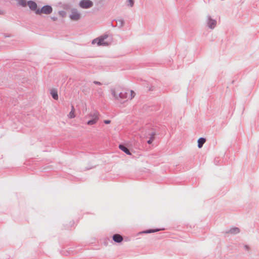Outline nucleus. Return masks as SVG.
<instances>
[{
	"instance_id": "f257e3e1",
	"label": "nucleus",
	"mask_w": 259,
	"mask_h": 259,
	"mask_svg": "<svg viewBox=\"0 0 259 259\" xmlns=\"http://www.w3.org/2000/svg\"><path fill=\"white\" fill-rule=\"evenodd\" d=\"M112 96L115 99L120 102L132 100L135 96V93L131 90L128 92H124L120 87H116L111 90Z\"/></svg>"
},
{
	"instance_id": "f03ea898",
	"label": "nucleus",
	"mask_w": 259,
	"mask_h": 259,
	"mask_svg": "<svg viewBox=\"0 0 259 259\" xmlns=\"http://www.w3.org/2000/svg\"><path fill=\"white\" fill-rule=\"evenodd\" d=\"M107 38V35L102 36L94 39L92 43L93 44H97L98 46H108L110 44V42L106 40Z\"/></svg>"
},
{
	"instance_id": "7ed1b4c3",
	"label": "nucleus",
	"mask_w": 259,
	"mask_h": 259,
	"mask_svg": "<svg viewBox=\"0 0 259 259\" xmlns=\"http://www.w3.org/2000/svg\"><path fill=\"white\" fill-rule=\"evenodd\" d=\"M52 8L50 6H45L41 8L40 9H38L36 10V14L41 15L46 14L48 15L52 13Z\"/></svg>"
},
{
	"instance_id": "20e7f679",
	"label": "nucleus",
	"mask_w": 259,
	"mask_h": 259,
	"mask_svg": "<svg viewBox=\"0 0 259 259\" xmlns=\"http://www.w3.org/2000/svg\"><path fill=\"white\" fill-rule=\"evenodd\" d=\"M92 117V119L89 120L87 124L88 125H92L96 124L99 120V114L97 113H95L93 114H91L90 115Z\"/></svg>"
},
{
	"instance_id": "39448f33",
	"label": "nucleus",
	"mask_w": 259,
	"mask_h": 259,
	"mask_svg": "<svg viewBox=\"0 0 259 259\" xmlns=\"http://www.w3.org/2000/svg\"><path fill=\"white\" fill-rule=\"evenodd\" d=\"M93 5V2L90 0H82L79 3L80 7L84 9L90 8L92 7Z\"/></svg>"
},
{
	"instance_id": "423d86ee",
	"label": "nucleus",
	"mask_w": 259,
	"mask_h": 259,
	"mask_svg": "<svg viewBox=\"0 0 259 259\" xmlns=\"http://www.w3.org/2000/svg\"><path fill=\"white\" fill-rule=\"evenodd\" d=\"M70 18L72 20L76 21L80 18V15L76 11H72L70 15Z\"/></svg>"
},
{
	"instance_id": "0eeeda50",
	"label": "nucleus",
	"mask_w": 259,
	"mask_h": 259,
	"mask_svg": "<svg viewBox=\"0 0 259 259\" xmlns=\"http://www.w3.org/2000/svg\"><path fill=\"white\" fill-rule=\"evenodd\" d=\"M27 5L31 10L35 11L36 13V10H37L38 9H37V5L35 2L29 1L27 3Z\"/></svg>"
},
{
	"instance_id": "6e6552de",
	"label": "nucleus",
	"mask_w": 259,
	"mask_h": 259,
	"mask_svg": "<svg viewBox=\"0 0 259 259\" xmlns=\"http://www.w3.org/2000/svg\"><path fill=\"white\" fill-rule=\"evenodd\" d=\"M208 27L211 28L213 29L215 27V26L217 25V22L215 20H213L210 18H208Z\"/></svg>"
},
{
	"instance_id": "1a4fd4ad",
	"label": "nucleus",
	"mask_w": 259,
	"mask_h": 259,
	"mask_svg": "<svg viewBox=\"0 0 259 259\" xmlns=\"http://www.w3.org/2000/svg\"><path fill=\"white\" fill-rule=\"evenodd\" d=\"M68 118L69 119H72L75 117L76 114H75V109L73 107V106H71V110L69 113V114L67 115Z\"/></svg>"
},
{
	"instance_id": "9d476101",
	"label": "nucleus",
	"mask_w": 259,
	"mask_h": 259,
	"mask_svg": "<svg viewBox=\"0 0 259 259\" xmlns=\"http://www.w3.org/2000/svg\"><path fill=\"white\" fill-rule=\"evenodd\" d=\"M113 239L115 242L120 243L123 240V238L119 234H115L113 236Z\"/></svg>"
},
{
	"instance_id": "9b49d317",
	"label": "nucleus",
	"mask_w": 259,
	"mask_h": 259,
	"mask_svg": "<svg viewBox=\"0 0 259 259\" xmlns=\"http://www.w3.org/2000/svg\"><path fill=\"white\" fill-rule=\"evenodd\" d=\"M119 148L121 150L123 151L124 153H125L126 154H127L128 155H131V154L130 150L126 147H125L124 146H123L122 145H120L119 146Z\"/></svg>"
},
{
	"instance_id": "f8f14e48",
	"label": "nucleus",
	"mask_w": 259,
	"mask_h": 259,
	"mask_svg": "<svg viewBox=\"0 0 259 259\" xmlns=\"http://www.w3.org/2000/svg\"><path fill=\"white\" fill-rule=\"evenodd\" d=\"M205 141H206V140L204 138H201L199 139L198 140V147L199 148H201L202 147L204 143L205 142Z\"/></svg>"
},
{
	"instance_id": "ddd939ff",
	"label": "nucleus",
	"mask_w": 259,
	"mask_h": 259,
	"mask_svg": "<svg viewBox=\"0 0 259 259\" xmlns=\"http://www.w3.org/2000/svg\"><path fill=\"white\" fill-rule=\"evenodd\" d=\"M51 94L52 97L54 99H55V100L58 99V95L57 91L56 90H55V89L52 90L51 91Z\"/></svg>"
},
{
	"instance_id": "4468645a",
	"label": "nucleus",
	"mask_w": 259,
	"mask_h": 259,
	"mask_svg": "<svg viewBox=\"0 0 259 259\" xmlns=\"http://www.w3.org/2000/svg\"><path fill=\"white\" fill-rule=\"evenodd\" d=\"M239 229L238 228H232L229 231L230 233H235V234L238 233H239Z\"/></svg>"
},
{
	"instance_id": "2eb2a0df",
	"label": "nucleus",
	"mask_w": 259,
	"mask_h": 259,
	"mask_svg": "<svg viewBox=\"0 0 259 259\" xmlns=\"http://www.w3.org/2000/svg\"><path fill=\"white\" fill-rule=\"evenodd\" d=\"M18 4L19 5H21L23 7H25L27 5L25 0H19Z\"/></svg>"
},
{
	"instance_id": "dca6fc26",
	"label": "nucleus",
	"mask_w": 259,
	"mask_h": 259,
	"mask_svg": "<svg viewBox=\"0 0 259 259\" xmlns=\"http://www.w3.org/2000/svg\"><path fill=\"white\" fill-rule=\"evenodd\" d=\"M129 5L131 7H132L134 5V1L133 0H128Z\"/></svg>"
},
{
	"instance_id": "f3484780",
	"label": "nucleus",
	"mask_w": 259,
	"mask_h": 259,
	"mask_svg": "<svg viewBox=\"0 0 259 259\" xmlns=\"http://www.w3.org/2000/svg\"><path fill=\"white\" fill-rule=\"evenodd\" d=\"M118 23H119L118 24H119V26H122V24H123V21H122V20H118Z\"/></svg>"
},
{
	"instance_id": "a211bd4d",
	"label": "nucleus",
	"mask_w": 259,
	"mask_h": 259,
	"mask_svg": "<svg viewBox=\"0 0 259 259\" xmlns=\"http://www.w3.org/2000/svg\"><path fill=\"white\" fill-rule=\"evenodd\" d=\"M104 122L105 124H109L111 122V121L109 120H105Z\"/></svg>"
},
{
	"instance_id": "6ab92c4d",
	"label": "nucleus",
	"mask_w": 259,
	"mask_h": 259,
	"mask_svg": "<svg viewBox=\"0 0 259 259\" xmlns=\"http://www.w3.org/2000/svg\"><path fill=\"white\" fill-rule=\"evenodd\" d=\"M94 83L95 84H98V85H101V83L100 82L97 81H94Z\"/></svg>"
},
{
	"instance_id": "aec40b11",
	"label": "nucleus",
	"mask_w": 259,
	"mask_h": 259,
	"mask_svg": "<svg viewBox=\"0 0 259 259\" xmlns=\"http://www.w3.org/2000/svg\"><path fill=\"white\" fill-rule=\"evenodd\" d=\"M152 143V140H149L148 141V144H151Z\"/></svg>"
},
{
	"instance_id": "412c9836",
	"label": "nucleus",
	"mask_w": 259,
	"mask_h": 259,
	"mask_svg": "<svg viewBox=\"0 0 259 259\" xmlns=\"http://www.w3.org/2000/svg\"><path fill=\"white\" fill-rule=\"evenodd\" d=\"M154 232V231H148V233H151V232Z\"/></svg>"
},
{
	"instance_id": "4be33fe9",
	"label": "nucleus",
	"mask_w": 259,
	"mask_h": 259,
	"mask_svg": "<svg viewBox=\"0 0 259 259\" xmlns=\"http://www.w3.org/2000/svg\"><path fill=\"white\" fill-rule=\"evenodd\" d=\"M2 11L1 10H0V14H2Z\"/></svg>"
}]
</instances>
